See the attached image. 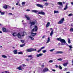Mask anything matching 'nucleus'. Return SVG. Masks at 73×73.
Returning a JSON list of instances; mask_svg holds the SVG:
<instances>
[{
	"instance_id": "f257e3e1",
	"label": "nucleus",
	"mask_w": 73,
	"mask_h": 73,
	"mask_svg": "<svg viewBox=\"0 0 73 73\" xmlns=\"http://www.w3.org/2000/svg\"><path fill=\"white\" fill-rule=\"evenodd\" d=\"M37 29H38L37 26H34L33 29L31 31V32H37Z\"/></svg>"
},
{
	"instance_id": "f03ea898",
	"label": "nucleus",
	"mask_w": 73,
	"mask_h": 73,
	"mask_svg": "<svg viewBox=\"0 0 73 73\" xmlns=\"http://www.w3.org/2000/svg\"><path fill=\"white\" fill-rule=\"evenodd\" d=\"M26 51L28 52H30L32 51H36V49L33 48H28L26 50Z\"/></svg>"
},
{
	"instance_id": "7ed1b4c3",
	"label": "nucleus",
	"mask_w": 73,
	"mask_h": 73,
	"mask_svg": "<svg viewBox=\"0 0 73 73\" xmlns=\"http://www.w3.org/2000/svg\"><path fill=\"white\" fill-rule=\"evenodd\" d=\"M60 42H61V45H64L66 43L65 40L62 39H61Z\"/></svg>"
},
{
	"instance_id": "20e7f679",
	"label": "nucleus",
	"mask_w": 73,
	"mask_h": 73,
	"mask_svg": "<svg viewBox=\"0 0 73 73\" xmlns=\"http://www.w3.org/2000/svg\"><path fill=\"white\" fill-rule=\"evenodd\" d=\"M64 18H63L62 19H61V20L59 21L58 22V24H61L63 23V22H64Z\"/></svg>"
},
{
	"instance_id": "39448f33",
	"label": "nucleus",
	"mask_w": 73,
	"mask_h": 73,
	"mask_svg": "<svg viewBox=\"0 0 73 73\" xmlns=\"http://www.w3.org/2000/svg\"><path fill=\"white\" fill-rule=\"evenodd\" d=\"M24 69V68L22 67V66H21L18 67L17 68V69H18V70H23V69Z\"/></svg>"
},
{
	"instance_id": "423d86ee",
	"label": "nucleus",
	"mask_w": 73,
	"mask_h": 73,
	"mask_svg": "<svg viewBox=\"0 0 73 73\" xmlns=\"http://www.w3.org/2000/svg\"><path fill=\"white\" fill-rule=\"evenodd\" d=\"M2 31L3 32H9V31L8 29H6L5 28H2Z\"/></svg>"
},
{
	"instance_id": "0eeeda50",
	"label": "nucleus",
	"mask_w": 73,
	"mask_h": 73,
	"mask_svg": "<svg viewBox=\"0 0 73 73\" xmlns=\"http://www.w3.org/2000/svg\"><path fill=\"white\" fill-rule=\"evenodd\" d=\"M25 17L27 19V20H30V19H31V17H29V15H25Z\"/></svg>"
},
{
	"instance_id": "6e6552de",
	"label": "nucleus",
	"mask_w": 73,
	"mask_h": 73,
	"mask_svg": "<svg viewBox=\"0 0 73 73\" xmlns=\"http://www.w3.org/2000/svg\"><path fill=\"white\" fill-rule=\"evenodd\" d=\"M35 23L36 22L34 21L30 22V24L31 25H35Z\"/></svg>"
},
{
	"instance_id": "1a4fd4ad",
	"label": "nucleus",
	"mask_w": 73,
	"mask_h": 73,
	"mask_svg": "<svg viewBox=\"0 0 73 73\" xmlns=\"http://www.w3.org/2000/svg\"><path fill=\"white\" fill-rule=\"evenodd\" d=\"M36 6H37L38 7H39L40 8H43V6L39 4H37L36 5Z\"/></svg>"
},
{
	"instance_id": "9d476101",
	"label": "nucleus",
	"mask_w": 73,
	"mask_h": 73,
	"mask_svg": "<svg viewBox=\"0 0 73 73\" xmlns=\"http://www.w3.org/2000/svg\"><path fill=\"white\" fill-rule=\"evenodd\" d=\"M21 36H25L24 34H26V33H25V31H23L21 32Z\"/></svg>"
},
{
	"instance_id": "9b49d317",
	"label": "nucleus",
	"mask_w": 73,
	"mask_h": 73,
	"mask_svg": "<svg viewBox=\"0 0 73 73\" xmlns=\"http://www.w3.org/2000/svg\"><path fill=\"white\" fill-rule=\"evenodd\" d=\"M68 3H66L65 8H64V10H66V9H68Z\"/></svg>"
},
{
	"instance_id": "f8f14e48",
	"label": "nucleus",
	"mask_w": 73,
	"mask_h": 73,
	"mask_svg": "<svg viewBox=\"0 0 73 73\" xmlns=\"http://www.w3.org/2000/svg\"><path fill=\"white\" fill-rule=\"evenodd\" d=\"M43 55V54H37L36 55V56L37 57H39L40 56L41 57Z\"/></svg>"
},
{
	"instance_id": "ddd939ff",
	"label": "nucleus",
	"mask_w": 73,
	"mask_h": 73,
	"mask_svg": "<svg viewBox=\"0 0 73 73\" xmlns=\"http://www.w3.org/2000/svg\"><path fill=\"white\" fill-rule=\"evenodd\" d=\"M57 4L58 5H61V6H62V3L61 2H57Z\"/></svg>"
},
{
	"instance_id": "4468645a",
	"label": "nucleus",
	"mask_w": 73,
	"mask_h": 73,
	"mask_svg": "<svg viewBox=\"0 0 73 73\" xmlns=\"http://www.w3.org/2000/svg\"><path fill=\"white\" fill-rule=\"evenodd\" d=\"M68 64V62H67L66 63H64L63 64V65L64 66H67V65Z\"/></svg>"
},
{
	"instance_id": "2eb2a0df",
	"label": "nucleus",
	"mask_w": 73,
	"mask_h": 73,
	"mask_svg": "<svg viewBox=\"0 0 73 73\" xmlns=\"http://www.w3.org/2000/svg\"><path fill=\"white\" fill-rule=\"evenodd\" d=\"M31 35L33 36V37H35V36H36V35L37 34L36 33H31Z\"/></svg>"
},
{
	"instance_id": "dca6fc26",
	"label": "nucleus",
	"mask_w": 73,
	"mask_h": 73,
	"mask_svg": "<svg viewBox=\"0 0 73 73\" xmlns=\"http://www.w3.org/2000/svg\"><path fill=\"white\" fill-rule=\"evenodd\" d=\"M17 36L18 38H21V35L19 33L17 34Z\"/></svg>"
},
{
	"instance_id": "f3484780",
	"label": "nucleus",
	"mask_w": 73,
	"mask_h": 73,
	"mask_svg": "<svg viewBox=\"0 0 73 73\" xmlns=\"http://www.w3.org/2000/svg\"><path fill=\"white\" fill-rule=\"evenodd\" d=\"M38 13V14H41V15H45V13L43 11L39 12Z\"/></svg>"
},
{
	"instance_id": "a211bd4d",
	"label": "nucleus",
	"mask_w": 73,
	"mask_h": 73,
	"mask_svg": "<svg viewBox=\"0 0 73 73\" xmlns=\"http://www.w3.org/2000/svg\"><path fill=\"white\" fill-rule=\"evenodd\" d=\"M45 48V47L44 46H43L42 47H41L40 49H39L38 51L37 52H40V51H41V50H42V49H44V48Z\"/></svg>"
},
{
	"instance_id": "6ab92c4d",
	"label": "nucleus",
	"mask_w": 73,
	"mask_h": 73,
	"mask_svg": "<svg viewBox=\"0 0 73 73\" xmlns=\"http://www.w3.org/2000/svg\"><path fill=\"white\" fill-rule=\"evenodd\" d=\"M58 53H60V54H62V53H64V52L62 51H57L56 52V54H58Z\"/></svg>"
},
{
	"instance_id": "aec40b11",
	"label": "nucleus",
	"mask_w": 73,
	"mask_h": 73,
	"mask_svg": "<svg viewBox=\"0 0 73 73\" xmlns=\"http://www.w3.org/2000/svg\"><path fill=\"white\" fill-rule=\"evenodd\" d=\"M12 35H13V36H14V37H15V36H17V33H16L15 32V33H13V34H12Z\"/></svg>"
},
{
	"instance_id": "412c9836",
	"label": "nucleus",
	"mask_w": 73,
	"mask_h": 73,
	"mask_svg": "<svg viewBox=\"0 0 73 73\" xmlns=\"http://www.w3.org/2000/svg\"><path fill=\"white\" fill-rule=\"evenodd\" d=\"M14 54H17V50H14L13 51Z\"/></svg>"
},
{
	"instance_id": "4be33fe9",
	"label": "nucleus",
	"mask_w": 73,
	"mask_h": 73,
	"mask_svg": "<svg viewBox=\"0 0 73 73\" xmlns=\"http://www.w3.org/2000/svg\"><path fill=\"white\" fill-rule=\"evenodd\" d=\"M49 70L48 68H46L43 70V72H48Z\"/></svg>"
},
{
	"instance_id": "5701e85b",
	"label": "nucleus",
	"mask_w": 73,
	"mask_h": 73,
	"mask_svg": "<svg viewBox=\"0 0 73 73\" xmlns=\"http://www.w3.org/2000/svg\"><path fill=\"white\" fill-rule=\"evenodd\" d=\"M28 57H29L31 58V59H32V58H33V55H29L28 56Z\"/></svg>"
},
{
	"instance_id": "b1692460",
	"label": "nucleus",
	"mask_w": 73,
	"mask_h": 73,
	"mask_svg": "<svg viewBox=\"0 0 73 73\" xmlns=\"http://www.w3.org/2000/svg\"><path fill=\"white\" fill-rule=\"evenodd\" d=\"M50 25V23L48 22L47 23L46 25V28H48Z\"/></svg>"
},
{
	"instance_id": "393cba45",
	"label": "nucleus",
	"mask_w": 73,
	"mask_h": 73,
	"mask_svg": "<svg viewBox=\"0 0 73 73\" xmlns=\"http://www.w3.org/2000/svg\"><path fill=\"white\" fill-rule=\"evenodd\" d=\"M32 12H34V13H37V12H38V11L36 10H32Z\"/></svg>"
},
{
	"instance_id": "a878e982",
	"label": "nucleus",
	"mask_w": 73,
	"mask_h": 73,
	"mask_svg": "<svg viewBox=\"0 0 73 73\" xmlns=\"http://www.w3.org/2000/svg\"><path fill=\"white\" fill-rule=\"evenodd\" d=\"M53 30L52 31H51L50 34V35L51 36H52V35H53Z\"/></svg>"
},
{
	"instance_id": "bb28decb",
	"label": "nucleus",
	"mask_w": 73,
	"mask_h": 73,
	"mask_svg": "<svg viewBox=\"0 0 73 73\" xmlns=\"http://www.w3.org/2000/svg\"><path fill=\"white\" fill-rule=\"evenodd\" d=\"M49 41H50V38H49V37H48V40L46 42V44H48V43H49Z\"/></svg>"
},
{
	"instance_id": "cd10ccee",
	"label": "nucleus",
	"mask_w": 73,
	"mask_h": 73,
	"mask_svg": "<svg viewBox=\"0 0 73 73\" xmlns=\"http://www.w3.org/2000/svg\"><path fill=\"white\" fill-rule=\"evenodd\" d=\"M7 7H8V6L7 5H5L3 7V8H4L5 9H7Z\"/></svg>"
},
{
	"instance_id": "c85d7f7f",
	"label": "nucleus",
	"mask_w": 73,
	"mask_h": 73,
	"mask_svg": "<svg viewBox=\"0 0 73 73\" xmlns=\"http://www.w3.org/2000/svg\"><path fill=\"white\" fill-rule=\"evenodd\" d=\"M54 13H59L58 11H56V10H54Z\"/></svg>"
},
{
	"instance_id": "c756f323",
	"label": "nucleus",
	"mask_w": 73,
	"mask_h": 73,
	"mask_svg": "<svg viewBox=\"0 0 73 73\" xmlns=\"http://www.w3.org/2000/svg\"><path fill=\"white\" fill-rule=\"evenodd\" d=\"M29 37L31 39V40H34V38L31 36H29Z\"/></svg>"
},
{
	"instance_id": "7c9ffc66",
	"label": "nucleus",
	"mask_w": 73,
	"mask_h": 73,
	"mask_svg": "<svg viewBox=\"0 0 73 73\" xmlns=\"http://www.w3.org/2000/svg\"><path fill=\"white\" fill-rule=\"evenodd\" d=\"M61 38H58L56 39V40H57L58 41H60V42H61Z\"/></svg>"
},
{
	"instance_id": "2f4dec72",
	"label": "nucleus",
	"mask_w": 73,
	"mask_h": 73,
	"mask_svg": "<svg viewBox=\"0 0 73 73\" xmlns=\"http://www.w3.org/2000/svg\"><path fill=\"white\" fill-rule=\"evenodd\" d=\"M42 52H43L44 53H45V52H46V50H44L42 51Z\"/></svg>"
},
{
	"instance_id": "473e14b6",
	"label": "nucleus",
	"mask_w": 73,
	"mask_h": 73,
	"mask_svg": "<svg viewBox=\"0 0 73 73\" xmlns=\"http://www.w3.org/2000/svg\"><path fill=\"white\" fill-rule=\"evenodd\" d=\"M54 50H55V49L53 48L52 49H51V50H50L49 51L50 52H53L54 51Z\"/></svg>"
},
{
	"instance_id": "72a5a7b5",
	"label": "nucleus",
	"mask_w": 73,
	"mask_h": 73,
	"mask_svg": "<svg viewBox=\"0 0 73 73\" xmlns=\"http://www.w3.org/2000/svg\"><path fill=\"white\" fill-rule=\"evenodd\" d=\"M68 42L69 43L71 42H70V39H69V38H68Z\"/></svg>"
},
{
	"instance_id": "f704fd0d",
	"label": "nucleus",
	"mask_w": 73,
	"mask_h": 73,
	"mask_svg": "<svg viewBox=\"0 0 73 73\" xmlns=\"http://www.w3.org/2000/svg\"><path fill=\"white\" fill-rule=\"evenodd\" d=\"M2 56L3 57V58H7V56L5 55H2Z\"/></svg>"
},
{
	"instance_id": "c9c22d12",
	"label": "nucleus",
	"mask_w": 73,
	"mask_h": 73,
	"mask_svg": "<svg viewBox=\"0 0 73 73\" xmlns=\"http://www.w3.org/2000/svg\"><path fill=\"white\" fill-rule=\"evenodd\" d=\"M21 66L22 67H23V68H24V67H25V66H26V65L25 64H22Z\"/></svg>"
},
{
	"instance_id": "e433bc0d",
	"label": "nucleus",
	"mask_w": 73,
	"mask_h": 73,
	"mask_svg": "<svg viewBox=\"0 0 73 73\" xmlns=\"http://www.w3.org/2000/svg\"><path fill=\"white\" fill-rule=\"evenodd\" d=\"M25 45V44H21L20 45L21 47H23Z\"/></svg>"
},
{
	"instance_id": "4c0bfd02",
	"label": "nucleus",
	"mask_w": 73,
	"mask_h": 73,
	"mask_svg": "<svg viewBox=\"0 0 73 73\" xmlns=\"http://www.w3.org/2000/svg\"><path fill=\"white\" fill-rule=\"evenodd\" d=\"M59 67L60 69V70L62 69V67H61V66L60 65L59 66Z\"/></svg>"
},
{
	"instance_id": "58836bf2",
	"label": "nucleus",
	"mask_w": 73,
	"mask_h": 73,
	"mask_svg": "<svg viewBox=\"0 0 73 73\" xmlns=\"http://www.w3.org/2000/svg\"><path fill=\"white\" fill-rule=\"evenodd\" d=\"M4 14H5V13L4 12H1V15H4Z\"/></svg>"
},
{
	"instance_id": "ea45409f",
	"label": "nucleus",
	"mask_w": 73,
	"mask_h": 73,
	"mask_svg": "<svg viewBox=\"0 0 73 73\" xmlns=\"http://www.w3.org/2000/svg\"><path fill=\"white\" fill-rule=\"evenodd\" d=\"M68 16H73V15H72V14L71 13L70 14L68 15Z\"/></svg>"
},
{
	"instance_id": "a19ab883",
	"label": "nucleus",
	"mask_w": 73,
	"mask_h": 73,
	"mask_svg": "<svg viewBox=\"0 0 73 73\" xmlns=\"http://www.w3.org/2000/svg\"><path fill=\"white\" fill-rule=\"evenodd\" d=\"M58 61H62V59L61 58L58 59Z\"/></svg>"
},
{
	"instance_id": "79ce46f5",
	"label": "nucleus",
	"mask_w": 73,
	"mask_h": 73,
	"mask_svg": "<svg viewBox=\"0 0 73 73\" xmlns=\"http://www.w3.org/2000/svg\"><path fill=\"white\" fill-rule=\"evenodd\" d=\"M18 54H23V53H22V52H19L18 53Z\"/></svg>"
},
{
	"instance_id": "37998d69",
	"label": "nucleus",
	"mask_w": 73,
	"mask_h": 73,
	"mask_svg": "<svg viewBox=\"0 0 73 73\" xmlns=\"http://www.w3.org/2000/svg\"><path fill=\"white\" fill-rule=\"evenodd\" d=\"M49 4H48V3H45V5H46V6H48V5Z\"/></svg>"
},
{
	"instance_id": "c03bdc74",
	"label": "nucleus",
	"mask_w": 73,
	"mask_h": 73,
	"mask_svg": "<svg viewBox=\"0 0 73 73\" xmlns=\"http://www.w3.org/2000/svg\"><path fill=\"white\" fill-rule=\"evenodd\" d=\"M25 2H23L22 3V5H25Z\"/></svg>"
},
{
	"instance_id": "a18cd8bd",
	"label": "nucleus",
	"mask_w": 73,
	"mask_h": 73,
	"mask_svg": "<svg viewBox=\"0 0 73 73\" xmlns=\"http://www.w3.org/2000/svg\"><path fill=\"white\" fill-rule=\"evenodd\" d=\"M33 25H31V26H30V28H33Z\"/></svg>"
},
{
	"instance_id": "49530a36",
	"label": "nucleus",
	"mask_w": 73,
	"mask_h": 73,
	"mask_svg": "<svg viewBox=\"0 0 73 73\" xmlns=\"http://www.w3.org/2000/svg\"><path fill=\"white\" fill-rule=\"evenodd\" d=\"M72 45H69L68 46L70 48H72Z\"/></svg>"
},
{
	"instance_id": "de8ad7c7",
	"label": "nucleus",
	"mask_w": 73,
	"mask_h": 73,
	"mask_svg": "<svg viewBox=\"0 0 73 73\" xmlns=\"http://www.w3.org/2000/svg\"><path fill=\"white\" fill-rule=\"evenodd\" d=\"M21 42H22V43H23L24 42V40H21Z\"/></svg>"
},
{
	"instance_id": "09e8293b",
	"label": "nucleus",
	"mask_w": 73,
	"mask_h": 73,
	"mask_svg": "<svg viewBox=\"0 0 73 73\" xmlns=\"http://www.w3.org/2000/svg\"><path fill=\"white\" fill-rule=\"evenodd\" d=\"M49 62H53V60H50L49 61Z\"/></svg>"
},
{
	"instance_id": "8fccbe9b",
	"label": "nucleus",
	"mask_w": 73,
	"mask_h": 73,
	"mask_svg": "<svg viewBox=\"0 0 73 73\" xmlns=\"http://www.w3.org/2000/svg\"><path fill=\"white\" fill-rule=\"evenodd\" d=\"M67 69V68H64V70H63L64 71H65V70H66Z\"/></svg>"
},
{
	"instance_id": "3c124183",
	"label": "nucleus",
	"mask_w": 73,
	"mask_h": 73,
	"mask_svg": "<svg viewBox=\"0 0 73 73\" xmlns=\"http://www.w3.org/2000/svg\"><path fill=\"white\" fill-rule=\"evenodd\" d=\"M26 11H27L28 12H29V11H30V10L29 9H27L26 10Z\"/></svg>"
},
{
	"instance_id": "603ef678",
	"label": "nucleus",
	"mask_w": 73,
	"mask_h": 73,
	"mask_svg": "<svg viewBox=\"0 0 73 73\" xmlns=\"http://www.w3.org/2000/svg\"><path fill=\"white\" fill-rule=\"evenodd\" d=\"M9 15H12V13H9Z\"/></svg>"
},
{
	"instance_id": "864d4df0",
	"label": "nucleus",
	"mask_w": 73,
	"mask_h": 73,
	"mask_svg": "<svg viewBox=\"0 0 73 73\" xmlns=\"http://www.w3.org/2000/svg\"><path fill=\"white\" fill-rule=\"evenodd\" d=\"M45 36H43L42 37V38H45Z\"/></svg>"
},
{
	"instance_id": "5fc2aeb1",
	"label": "nucleus",
	"mask_w": 73,
	"mask_h": 73,
	"mask_svg": "<svg viewBox=\"0 0 73 73\" xmlns=\"http://www.w3.org/2000/svg\"><path fill=\"white\" fill-rule=\"evenodd\" d=\"M5 73H9V72L8 71H5Z\"/></svg>"
},
{
	"instance_id": "6e6d98bb",
	"label": "nucleus",
	"mask_w": 73,
	"mask_h": 73,
	"mask_svg": "<svg viewBox=\"0 0 73 73\" xmlns=\"http://www.w3.org/2000/svg\"><path fill=\"white\" fill-rule=\"evenodd\" d=\"M55 66L56 67V68H58V66H57V65H56Z\"/></svg>"
},
{
	"instance_id": "4d7b16f0",
	"label": "nucleus",
	"mask_w": 73,
	"mask_h": 73,
	"mask_svg": "<svg viewBox=\"0 0 73 73\" xmlns=\"http://www.w3.org/2000/svg\"><path fill=\"white\" fill-rule=\"evenodd\" d=\"M26 60L27 61H29V59H26Z\"/></svg>"
},
{
	"instance_id": "13d9d810",
	"label": "nucleus",
	"mask_w": 73,
	"mask_h": 73,
	"mask_svg": "<svg viewBox=\"0 0 73 73\" xmlns=\"http://www.w3.org/2000/svg\"><path fill=\"white\" fill-rule=\"evenodd\" d=\"M44 65H41V67L42 68L43 67H44Z\"/></svg>"
},
{
	"instance_id": "bf43d9fd",
	"label": "nucleus",
	"mask_w": 73,
	"mask_h": 73,
	"mask_svg": "<svg viewBox=\"0 0 73 73\" xmlns=\"http://www.w3.org/2000/svg\"><path fill=\"white\" fill-rule=\"evenodd\" d=\"M66 46H69V45H68V44H66Z\"/></svg>"
},
{
	"instance_id": "052dcab7",
	"label": "nucleus",
	"mask_w": 73,
	"mask_h": 73,
	"mask_svg": "<svg viewBox=\"0 0 73 73\" xmlns=\"http://www.w3.org/2000/svg\"><path fill=\"white\" fill-rule=\"evenodd\" d=\"M52 71H53V72H55V71H56V70H52Z\"/></svg>"
},
{
	"instance_id": "680f3d73",
	"label": "nucleus",
	"mask_w": 73,
	"mask_h": 73,
	"mask_svg": "<svg viewBox=\"0 0 73 73\" xmlns=\"http://www.w3.org/2000/svg\"><path fill=\"white\" fill-rule=\"evenodd\" d=\"M50 29L52 30V31H53V30H52V28H50Z\"/></svg>"
},
{
	"instance_id": "e2e57ef3",
	"label": "nucleus",
	"mask_w": 73,
	"mask_h": 73,
	"mask_svg": "<svg viewBox=\"0 0 73 73\" xmlns=\"http://www.w3.org/2000/svg\"><path fill=\"white\" fill-rule=\"evenodd\" d=\"M43 1H47V0H43Z\"/></svg>"
},
{
	"instance_id": "0e129e2a",
	"label": "nucleus",
	"mask_w": 73,
	"mask_h": 73,
	"mask_svg": "<svg viewBox=\"0 0 73 73\" xmlns=\"http://www.w3.org/2000/svg\"><path fill=\"white\" fill-rule=\"evenodd\" d=\"M0 33H2V31H1L0 30Z\"/></svg>"
},
{
	"instance_id": "69168bd1",
	"label": "nucleus",
	"mask_w": 73,
	"mask_h": 73,
	"mask_svg": "<svg viewBox=\"0 0 73 73\" xmlns=\"http://www.w3.org/2000/svg\"><path fill=\"white\" fill-rule=\"evenodd\" d=\"M16 5H19V4H18V3H16Z\"/></svg>"
},
{
	"instance_id": "338daca9",
	"label": "nucleus",
	"mask_w": 73,
	"mask_h": 73,
	"mask_svg": "<svg viewBox=\"0 0 73 73\" xmlns=\"http://www.w3.org/2000/svg\"><path fill=\"white\" fill-rule=\"evenodd\" d=\"M0 48H3V46H0Z\"/></svg>"
},
{
	"instance_id": "774afa93",
	"label": "nucleus",
	"mask_w": 73,
	"mask_h": 73,
	"mask_svg": "<svg viewBox=\"0 0 73 73\" xmlns=\"http://www.w3.org/2000/svg\"><path fill=\"white\" fill-rule=\"evenodd\" d=\"M13 49H15V47H13Z\"/></svg>"
}]
</instances>
